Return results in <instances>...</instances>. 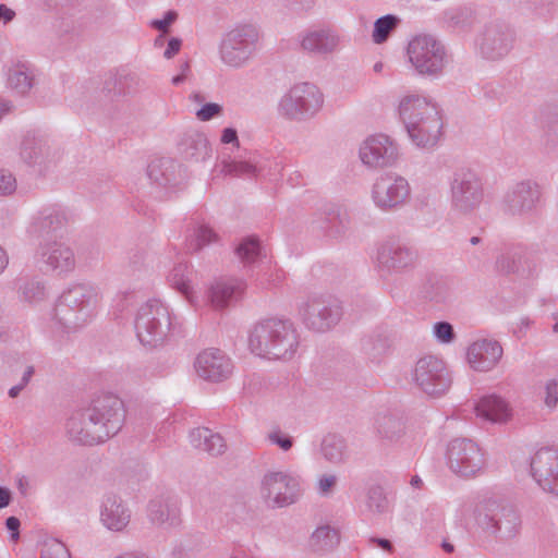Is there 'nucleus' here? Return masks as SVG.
<instances>
[{
    "mask_svg": "<svg viewBox=\"0 0 558 558\" xmlns=\"http://www.w3.org/2000/svg\"><path fill=\"white\" fill-rule=\"evenodd\" d=\"M397 112L411 143L432 148L438 143L444 126L441 110L430 97L418 92L400 96Z\"/></svg>",
    "mask_w": 558,
    "mask_h": 558,
    "instance_id": "f257e3e1",
    "label": "nucleus"
},
{
    "mask_svg": "<svg viewBox=\"0 0 558 558\" xmlns=\"http://www.w3.org/2000/svg\"><path fill=\"white\" fill-rule=\"evenodd\" d=\"M461 511L473 513L475 533L484 546H492L497 541L512 539L521 529L518 511L492 498L484 499L474 506L464 504Z\"/></svg>",
    "mask_w": 558,
    "mask_h": 558,
    "instance_id": "f03ea898",
    "label": "nucleus"
},
{
    "mask_svg": "<svg viewBox=\"0 0 558 558\" xmlns=\"http://www.w3.org/2000/svg\"><path fill=\"white\" fill-rule=\"evenodd\" d=\"M134 327L136 337L144 347L158 348L179 336L183 323L168 303L154 298L138 307Z\"/></svg>",
    "mask_w": 558,
    "mask_h": 558,
    "instance_id": "7ed1b4c3",
    "label": "nucleus"
},
{
    "mask_svg": "<svg viewBox=\"0 0 558 558\" xmlns=\"http://www.w3.org/2000/svg\"><path fill=\"white\" fill-rule=\"evenodd\" d=\"M100 301L98 288L90 283L69 287L60 295L51 315L56 332H71L84 326L94 316Z\"/></svg>",
    "mask_w": 558,
    "mask_h": 558,
    "instance_id": "20e7f679",
    "label": "nucleus"
},
{
    "mask_svg": "<svg viewBox=\"0 0 558 558\" xmlns=\"http://www.w3.org/2000/svg\"><path fill=\"white\" fill-rule=\"evenodd\" d=\"M298 347V332L288 319L262 320L248 333L251 352L263 359L290 360L296 353Z\"/></svg>",
    "mask_w": 558,
    "mask_h": 558,
    "instance_id": "39448f33",
    "label": "nucleus"
},
{
    "mask_svg": "<svg viewBox=\"0 0 558 558\" xmlns=\"http://www.w3.org/2000/svg\"><path fill=\"white\" fill-rule=\"evenodd\" d=\"M324 105L325 95L318 85L312 82H298L279 98L277 113L283 120L303 123L315 119Z\"/></svg>",
    "mask_w": 558,
    "mask_h": 558,
    "instance_id": "423d86ee",
    "label": "nucleus"
},
{
    "mask_svg": "<svg viewBox=\"0 0 558 558\" xmlns=\"http://www.w3.org/2000/svg\"><path fill=\"white\" fill-rule=\"evenodd\" d=\"M304 492L305 481L296 470H268L260 480V496L275 509L296 504Z\"/></svg>",
    "mask_w": 558,
    "mask_h": 558,
    "instance_id": "0eeeda50",
    "label": "nucleus"
},
{
    "mask_svg": "<svg viewBox=\"0 0 558 558\" xmlns=\"http://www.w3.org/2000/svg\"><path fill=\"white\" fill-rule=\"evenodd\" d=\"M450 207L460 217H470L482 206L485 187L482 177L471 168L457 169L449 183Z\"/></svg>",
    "mask_w": 558,
    "mask_h": 558,
    "instance_id": "6e6552de",
    "label": "nucleus"
},
{
    "mask_svg": "<svg viewBox=\"0 0 558 558\" xmlns=\"http://www.w3.org/2000/svg\"><path fill=\"white\" fill-rule=\"evenodd\" d=\"M407 58L420 75L438 77L446 66L447 51L436 36L417 34L408 43Z\"/></svg>",
    "mask_w": 558,
    "mask_h": 558,
    "instance_id": "1a4fd4ad",
    "label": "nucleus"
},
{
    "mask_svg": "<svg viewBox=\"0 0 558 558\" xmlns=\"http://www.w3.org/2000/svg\"><path fill=\"white\" fill-rule=\"evenodd\" d=\"M259 38V28L254 24L234 26L220 44L221 61L234 69L244 66L257 50Z\"/></svg>",
    "mask_w": 558,
    "mask_h": 558,
    "instance_id": "9d476101",
    "label": "nucleus"
},
{
    "mask_svg": "<svg viewBox=\"0 0 558 558\" xmlns=\"http://www.w3.org/2000/svg\"><path fill=\"white\" fill-rule=\"evenodd\" d=\"M302 323L314 331L324 332L335 327L342 316L339 301L330 294L312 293L298 308Z\"/></svg>",
    "mask_w": 558,
    "mask_h": 558,
    "instance_id": "9b49d317",
    "label": "nucleus"
},
{
    "mask_svg": "<svg viewBox=\"0 0 558 558\" xmlns=\"http://www.w3.org/2000/svg\"><path fill=\"white\" fill-rule=\"evenodd\" d=\"M409 180L397 172H385L376 178L371 190V198L381 211H392L403 207L411 198Z\"/></svg>",
    "mask_w": 558,
    "mask_h": 558,
    "instance_id": "f8f14e48",
    "label": "nucleus"
},
{
    "mask_svg": "<svg viewBox=\"0 0 558 558\" xmlns=\"http://www.w3.org/2000/svg\"><path fill=\"white\" fill-rule=\"evenodd\" d=\"M446 464L460 477H474L485 466V456L481 447L468 438L452 439L446 450Z\"/></svg>",
    "mask_w": 558,
    "mask_h": 558,
    "instance_id": "ddd939ff",
    "label": "nucleus"
},
{
    "mask_svg": "<svg viewBox=\"0 0 558 558\" xmlns=\"http://www.w3.org/2000/svg\"><path fill=\"white\" fill-rule=\"evenodd\" d=\"M411 378L414 385L430 397H439L451 386V375L445 362L434 355H425L415 363Z\"/></svg>",
    "mask_w": 558,
    "mask_h": 558,
    "instance_id": "4468645a",
    "label": "nucleus"
},
{
    "mask_svg": "<svg viewBox=\"0 0 558 558\" xmlns=\"http://www.w3.org/2000/svg\"><path fill=\"white\" fill-rule=\"evenodd\" d=\"M399 157V144L384 133L368 135L359 146V159L371 170L392 167L398 162Z\"/></svg>",
    "mask_w": 558,
    "mask_h": 558,
    "instance_id": "2eb2a0df",
    "label": "nucleus"
},
{
    "mask_svg": "<svg viewBox=\"0 0 558 558\" xmlns=\"http://www.w3.org/2000/svg\"><path fill=\"white\" fill-rule=\"evenodd\" d=\"M542 194V186L537 181L533 179L517 181L504 195V211L513 217H531L541 204Z\"/></svg>",
    "mask_w": 558,
    "mask_h": 558,
    "instance_id": "dca6fc26",
    "label": "nucleus"
},
{
    "mask_svg": "<svg viewBox=\"0 0 558 558\" xmlns=\"http://www.w3.org/2000/svg\"><path fill=\"white\" fill-rule=\"evenodd\" d=\"M513 33L509 26L499 22L486 24L475 36L474 50L486 60H498L512 48Z\"/></svg>",
    "mask_w": 558,
    "mask_h": 558,
    "instance_id": "f3484780",
    "label": "nucleus"
},
{
    "mask_svg": "<svg viewBox=\"0 0 558 558\" xmlns=\"http://www.w3.org/2000/svg\"><path fill=\"white\" fill-rule=\"evenodd\" d=\"M106 441L117 435L125 421L126 410L122 399L113 393H104L95 398L88 405Z\"/></svg>",
    "mask_w": 558,
    "mask_h": 558,
    "instance_id": "a211bd4d",
    "label": "nucleus"
},
{
    "mask_svg": "<svg viewBox=\"0 0 558 558\" xmlns=\"http://www.w3.org/2000/svg\"><path fill=\"white\" fill-rule=\"evenodd\" d=\"M7 90L16 98H28L40 84L41 71L28 60H12L3 66Z\"/></svg>",
    "mask_w": 558,
    "mask_h": 558,
    "instance_id": "6ab92c4d",
    "label": "nucleus"
},
{
    "mask_svg": "<svg viewBox=\"0 0 558 558\" xmlns=\"http://www.w3.org/2000/svg\"><path fill=\"white\" fill-rule=\"evenodd\" d=\"M417 260L416 251L402 243L386 242L378 246L375 265L383 277L402 272L414 267Z\"/></svg>",
    "mask_w": 558,
    "mask_h": 558,
    "instance_id": "aec40b11",
    "label": "nucleus"
},
{
    "mask_svg": "<svg viewBox=\"0 0 558 558\" xmlns=\"http://www.w3.org/2000/svg\"><path fill=\"white\" fill-rule=\"evenodd\" d=\"M300 49L313 56H328L338 52L342 47L341 35L331 27H308L296 36Z\"/></svg>",
    "mask_w": 558,
    "mask_h": 558,
    "instance_id": "412c9836",
    "label": "nucleus"
},
{
    "mask_svg": "<svg viewBox=\"0 0 558 558\" xmlns=\"http://www.w3.org/2000/svg\"><path fill=\"white\" fill-rule=\"evenodd\" d=\"M168 286L175 290L184 301L194 310L205 304L202 289L196 282V272L185 262L177 263L166 277Z\"/></svg>",
    "mask_w": 558,
    "mask_h": 558,
    "instance_id": "4be33fe9",
    "label": "nucleus"
},
{
    "mask_svg": "<svg viewBox=\"0 0 558 558\" xmlns=\"http://www.w3.org/2000/svg\"><path fill=\"white\" fill-rule=\"evenodd\" d=\"M531 475L544 492L558 496V450H537L531 459Z\"/></svg>",
    "mask_w": 558,
    "mask_h": 558,
    "instance_id": "5701e85b",
    "label": "nucleus"
},
{
    "mask_svg": "<svg viewBox=\"0 0 558 558\" xmlns=\"http://www.w3.org/2000/svg\"><path fill=\"white\" fill-rule=\"evenodd\" d=\"M194 368L202 379L210 383H221L232 375L233 363L221 350L206 349L196 356Z\"/></svg>",
    "mask_w": 558,
    "mask_h": 558,
    "instance_id": "b1692460",
    "label": "nucleus"
},
{
    "mask_svg": "<svg viewBox=\"0 0 558 558\" xmlns=\"http://www.w3.org/2000/svg\"><path fill=\"white\" fill-rule=\"evenodd\" d=\"M68 221L63 207L57 204L45 205L32 215L26 232L33 238H45L61 230Z\"/></svg>",
    "mask_w": 558,
    "mask_h": 558,
    "instance_id": "393cba45",
    "label": "nucleus"
},
{
    "mask_svg": "<svg viewBox=\"0 0 558 558\" xmlns=\"http://www.w3.org/2000/svg\"><path fill=\"white\" fill-rule=\"evenodd\" d=\"M100 428L89 407L73 412L65 424V432L69 438L82 445L104 442Z\"/></svg>",
    "mask_w": 558,
    "mask_h": 558,
    "instance_id": "a878e982",
    "label": "nucleus"
},
{
    "mask_svg": "<svg viewBox=\"0 0 558 558\" xmlns=\"http://www.w3.org/2000/svg\"><path fill=\"white\" fill-rule=\"evenodd\" d=\"M38 259L50 270L59 274L72 271L76 259L73 248L61 241H45L37 248Z\"/></svg>",
    "mask_w": 558,
    "mask_h": 558,
    "instance_id": "bb28decb",
    "label": "nucleus"
},
{
    "mask_svg": "<svg viewBox=\"0 0 558 558\" xmlns=\"http://www.w3.org/2000/svg\"><path fill=\"white\" fill-rule=\"evenodd\" d=\"M504 354L502 347L494 339L482 338L473 341L466 350V361L475 372L494 369Z\"/></svg>",
    "mask_w": 558,
    "mask_h": 558,
    "instance_id": "cd10ccee",
    "label": "nucleus"
},
{
    "mask_svg": "<svg viewBox=\"0 0 558 558\" xmlns=\"http://www.w3.org/2000/svg\"><path fill=\"white\" fill-rule=\"evenodd\" d=\"M20 155L25 163L37 168L40 172L47 170L59 159L58 151L43 137H25Z\"/></svg>",
    "mask_w": 558,
    "mask_h": 558,
    "instance_id": "c85d7f7f",
    "label": "nucleus"
},
{
    "mask_svg": "<svg viewBox=\"0 0 558 558\" xmlns=\"http://www.w3.org/2000/svg\"><path fill=\"white\" fill-rule=\"evenodd\" d=\"M131 511L123 500L113 494L106 495L100 506V522L112 532L123 531L130 523Z\"/></svg>",
    "mask_w": 558,
    "mask_h": 558,
    "instance_id": "c756f323",
    "label": "nucleus"
},
{
    "mask_svg": "<svg viewBox=\"0 0 558 558\" xmlns=\"http://www.w3.org/2000/svg\"><path fill=\"white\" fill-rule=\"evenodd\" d=\"M246 288L245 282L239 278H220L216 280L208 293V301L218 310L236 302Z\"/></svg>",
    "mask_w": 558,
    "mask_h": 558,
    "instance_id": "7c9ffc66",
    "label": "nucleus"
},
{
    "mask_svg": "<svg viewBox=\"0 0 558 558\" xmlns=\"http://www.w3.org/2000/svg\"><path fill=\"white\" fill-rule=\"evenodd\" d=\"M147 174L151 182L163 187H175L183 183L184 169L171 159L154 160L148 165Z\"/></svg>",
    "mask_w": 558,
    "mask_h": 558,
    "instance_id": "2f4dec72",
    "label": "nucleus"
},
{
    "mask_svg": "<svg viewBox=\"0 0 558 558\" xmlns=\"http://www.w3.org/2000/svg\"><path fill=\"white\" fill-rule=\"evenodd\" d=\"M147 515L154 525L163 530H169L180 524V509L178 502L172 499L151 500L147 507Z\"/></svg>",
    "mask_w": 558,
    "mask_h": 558,
    "instance_id": "473e14b6",
    "label": "nucleus"
},
{
    "mask_svg": "<svg viewBox=\"0 0 558 558\" xmlns=\"http://www.w3.org/2000/svg\"><path fill=\"white\" fill-rule=\"evenodd\" d=\"M474 409L478 417L490 423H506L512 416L509 403L495 393L482 397Z\"/></svg>",
    "mask_w": 558,
    "mask_h": 558,
    "instance_id": "72a5a7b5",
    "label": "nucleus"
},
{
    "mask_svg": "<svg viewBox=\"0 0 558 558\" xmlns=\"http://www.w3.org/2000/svg\"><path fill=\"white\" fill-rule=\"evenodd\" d=\"M179 149L184 158L194 161H205L211 156L207 136L199 131H189L182 136Z\"/></svg>",
    "mask_w": 558,
    "mask_h": 558,
    "instance_id": "f704fd0d",
    "label": "nucleus"
},
{
    "mask_svg": "<svg viewBox=\"0 0 558 558\" xmlns=\"http://www.w3.org/2000/svg\"><path fill=\"white\" fill-rule=\"evenodd\" d=\"M191 445L211 456H219L225 452L227 445L222 436L207 427H197L190 433Z\"/></svg>",
    "mask_w": 558,
    "mask_h": 558,
    "instance_id": "c9c22d12",
    "label": "nucleus"
},
{
    "mask_svg": "<svg viewBox=\"0 0 558 558\" xmlns=\"http://www.w3.org/2000/svg\"><path fill=\"white\" fill-rule=\"evenodd\" d=\"M376 433L385 444L398 442L404 434L403 420L392 413H385L377 416L375 422Z\"/></svg>",
    "mask_w": 558,
    "mask_h": 558,
    "instance_id": "e433bc0d",
    "label": "nucleus"
},
{
    "mask_svg": "<svg viewBox=\"0 0 558 558\" xmlns=\"http://www.w3.org/2000/svg\"><path fill=\"white\" fill-rule=\"evenodd\" d=\"M217 241L218 234L204 221L194 222L186 230L185 246L189 252H199Z\"/></svg>",
    "mask_w": 558,
    "mask_h": 558,
    "instance_id": "4c0bfd02",
    "label": "nucleus"
},
{
    "mask_svg": "<svg viewBox=\"0 0 558 558\" xmlns=\"http://www.w3.org/2000/svg\"><path fill=\"white\" fill-rule=\"evenodd\" d=\"M362 351L372 363L380 364L390 352V343L380 333L371 335L363 339Z\"/></svg>",
    "mask_w": 558,
    "mask_h": 558,
    "instance_id": "58836bf2",
    "label": "nucleus"
},
{
    "mask_svg": "<svg viewBox=\"0 0 558 558\" xmlns=\"http://www.w3.org/2000/svg\"><path fill=\"white\" fill-rule=\"evenodd\" d=\"M339 544V533L329 525L318 526L310 537V547L315 553L331 551Z\"/></svg>",
    "mask_w": 558,
    "mask_h": 558,
    "instance_id": "ea45409f",
    "label": "nucleus"
},
{
    "mask_svg": "<svg viewBox=\"0 0 558 558\" xmlns=\"http://www.w3.org/2000/svg\"><path fill=\"white\" fill-rule=\"evenodd\" d=\"M322 453L332 464L344 463L349 457L344 438L338 435L326 436L322 444Z\"/></svg>",
    "mask_w": 558,
    "mask_h": 558,
    "instance_id": "a19ab883",
    "label": "nucleus"
},
{
    "mask_svg": "<svg viewBox=\"0 0 558 558\" xmlns=\"http://www.w3.org/2000/svg\"><path fill=\"white\" fill-rule=\"evenodd\" d=\"M239 259L245 265L251 266L257 263H264L266 253L258 239L247 236L243 239L236 247Z\"/></svg>",
    "mask_w": 558,
    "mask_h": 558,
    "instance_id": "79ce46f5",
    "label": "nucleus"
},
{
    "mask_svg": "<svg viewBox=\"0 0 558 558\" xmlns=\"http://www.w3.org/2000/svg\"><path fill=\"white\" fill-rule=\"evenodd\" d=\"M544 260L537 251L522 246L519 277L526 280L537 279L543 271Z\"/></svg>",
    "mask_w": 558,
    "mask_h": 558,
    "instance_id": "37998d69",
    "label": "nucleus"
},
{
    "mask_svg": "<svg viewBox=\"0 0 558 558\" xmlns=\"http://www.w3.org/2000/svg\"><path fill=\"white\" fill-rule=\"evenodd\" d=\"M521 244L510 246L496 259V268L502 274H515L519 276L520 260L522 255Z\"/></svg>",
    "mask_w": 558,
    "mask_h": 558,
    "instance_id": "c03bdc74",
    "label": "nucleus"
},
{
    "mask_svg": "<svg viewBox=\"0 0 558 558\" xmlns=\"http://www.w3.org/2000/svg\"><path fill=\"white\" fill-rule=\"evenodd\" d=\"M474 11L469 7H457L444 12L445 21L454 28L468 29L474 22Z\"/></svg>",
    "mask_w": 558,
    "mask_h": 558,
    "instance_id": "a18cd8bd",
    "label": "nucleus"
},
{
    "mask_svg": "<svg viewBox=\"0 0 558 558\" xmlns=\"http://www.w3.org/2000/svg\"><path fill=\"white\" fill-rule=\"evenodd\" d=\"M399 23L400 19L392 14H387L377 19L374 23L372 34L373 41L378 45L387 41L390 34L396 29Z\"/></svg>",
    "mask_w": 558,
    "mask_h": 558,
    "instance_id": "49530a36",
    "label": "nucleus"
},
{
    "mask_svg": "<svg viewBox=\"0 0 558 558\" xmlns=\"http://www.w3.org/2000/svg\"><path fill=\"white\" fill-rule=\"evenodd\" d=\"M19 295L23 302L38 304L47 298V290L41 282L31 280L20 286Z\"/></svg>",
    "mask_w": 558,
    "mask_h": 558,
    "instance_id": "de8ad7c7",
    "label": "nucleus"
},
{
    "mask_svg": "<svg viewBox=\"0 0 558 558\" xmlns=\"http://www.w3.org/2000/svg\"><path fill=\"white\" fill-rule=\"evenodd\" d=\"M41 558H71L68 547L58 538L46 537L40 544Z\"/></svg>",
    "mask_w": 558,
    "mask_h": 558,
    "instance_id": "09e8293b",
    "label": "nucleus"
},
{
    "mask_svg": "<svg viewBox=\"0 0 558 558\" xmlns=\"http://www.w3.org/2000/svg\"><path fill=\"white\" fill-rule=\"evenodd\" d=\"M221 172L234 177H257L258 170L248 161H223Z\"/></svg>",
    "mask_w": 558,
    "mask_h": 558,
    "instance_id": "8fccbe9b",
    "label": "nucleus"
},
{
    "mask_svg": "<svg viewBox=\"0 0 558 558\" xmlns=\"http://www.w3.org/2000/svg\"><path fill=\"white\" fill-rule=\"evenodd\" d=\"M366 508L373 514H381L388 509V500L380 487H372L367 492Z\"/></svg>",
    "mask_w": 558,
    "mask_h": 558,
    "instance_id": "3c124183",
    "label": "nucleus"
},
{
    "mask_svg": "<svg viewBox=\"0 0 558 558\" xmlns=\"http://www.w3.org/2000/svg\"><path fill=\"white\" fill-rule=\"evenodd\" d=\"M541 397L545 407L549 411H554L558 405V381L557 379H548L544 384Z\"/></svg>",
    "mask_w": 558,
    "mask_h": 558,
    "instance_id": "603ef678",
    "label": "nucleus"
},
{
    "mask_svg": "<svg viewBox=\"0 0 558 558\" xmlns=\"http://www.w3.org/2000/svg\"><path fill=\"white\" fill-rule=\"evenodd\" d=\"M433 335L438 342L444 344L451 343L456 338L452 325L447 322L434 324Z\"/></svg>",
    "mask_w": 558,
    "mask_h": 558,
    "instance_id": "864d4df0",
    "label": "nucleus"
},
{
    "mask_svg": "<svg viewBox=\"0 0 558 558\" xmlns=\"http://www.w3.org/2000/svg\"><path fill=\"white\" fill-rule=\"evenodd\" d=\"M222 111L223 108L221 105L216 102H207L203 105L198 110H196L195 117L202 122H207L216 117L221 116Z\"/></svg>",
    "mask_w": 558,
    "mask_h": 558,
    "instance_id": "5fc2aeb1",
    "label": "nucleus"
},
{
    "mask_svg": "<svg viewBox=\"0 0 558 558\" xmlns=\"http://www.w3.org/2000/svg\"><path fill=\"white\" fill-rule=\"evenodd\" d=\"M17 186L13 173L7 169H0V195L8 196L15 192Z\"/></svg>",
    "mask_w": 558,
    "mask_h": 558,
    "instance_id": "6e6d98bb",
    "label": "nucleus"
},
{
    "mask_svg": "<svg viewBox=\"0 0 558 558\" xmlns=\"http://www.w3.org/2000/svg\"><path fill=\"white\" fill-rule=\"evenodd\" d=\"M338 482V477L335 474H323L317 480V493L323 496L327 497L330 496L333 488L336 487Z\"/></svg>",
    "mask_w": 558,
    "mask_h": 558,
    "instance_id": "4d7b16f0",
    "label": "nucleus"
},
{
    "mask_svg": "<svg viewBox=\"0 0 558 558\" xmlns=\"http://www.w3.org/2000/svg\"><path fill=\"white\" fill-rule=\"evenodd\" d=\"M267 438L271 445L278 446L283 451L290 450L293 446V438L280 430L269 433Z\"/></svg>",
    "mask_w": 558,
    "mask_h": 558,
    "instance_id": "13d9d810",
    "label": "nucleus"
},
{
    "mask_svg": "<svg viewBox=\"0 0 558 558\" xmlns=\"http://www.w3.org/2000/svg\"><path fill=\"white\" fill-rule=\"evenodd\" d=\"M177 17L178 13L175 11H168L165 13L162 19L153 20L150 22V26L163 34H167L169 32V27L177 20Z\"/></svg>",
    "mask_w": 558,
    "mask_h": 558,
    "instance_id": "bf43d9fd",
    "label": "nucleus"
},
{
    "mask_svg": "<svg viewBox=\"0 0 558 558\" xmlns=\"http://www.w3.org/2000/svg\"><path fill=\"white\" fill-rule=\"evenodd\" d=\"M220 142L222 144H231L235 147L240 146L238 132L234 128H225L221 131Z\"/></svg>",
    "mask_w": 558,
    "mask_h": 558,
    "instance_id": "052dcab7",
    "label": "nucleus"
},
{
    "mask_svg": "<svg viewBox=\"0 0 558 558\" xmlns=\"http://www.w3.org/2000/svg\"><path fill=\"white\" fill-rule=\"evenodd\" d=\"M21 522L16 517H9L5 520V527L11 533L10 538L12 542H17L20 538Z\"/></svg>",
    "mask_w": 558,
    "mask_h": 558,
    "instance_id": "680f3d73",
    "label": "nucleus"
},
{
    "mask_svg": "<svg viewBox=\"0 0 558 558\" xmlns=\"http://www.w3.org/2000/svg\"><path fill=\"white\" fill-rule=\"evenodd\" d=\"M182 40L180 38H170L167 43V47L163 51V57L166 59L173 58L181 49Z\"/></svg>",
    "mask_w": 558,
    "mask_h": 558,
    "instance_id": "e2e57ef3",
    "label": "nucleus"
},
{
    "mask_svg": "<svg viewBox=\"0 0 558 558\" xmlns=\"http://www.w3.org/2000/svg\"><path fill=\"white\" fill-rule=\"evenodd\" d=\"M16 16L14 10L9 8L7 4H0V24L8 25L11 23Z\"/></svg>",
    "mask_w": 558,
    "mask_h": 558,
    "instance_id": "0e129e2a",
    "label": "nucleus"
},
{
    "mask_svg": "<svg viewBox=\"0 0 558 558\" xmlns=\"http://www.w3.org/2000/svg\"><path fill=\"white\" fill-rule=\"evenodd\" d=\"M129 292H119L114 299L119 311H123L129 305V299L131 298Z\"/></svg>",
    "mask_w": 558,
    "mask_h": 558,
    "instance_id": "69168bd1",
    "label": "nucleus"
},
{
    "mask_svg": "<svg viewBox=\"0 0 558 558\" xmlns=\"http://www.w3.org/2000/svg\"><path fill=\"white\" fill-rule=\"evenodd\" d=\"M11 499V492L7 487L0 486V509L8 507Z\"/></svg>",
    "mask_w": 558,
    "mask_h": 558,
    "instance_id": "338daca9",
    "label": "nucleus"
},
{
    "mask_svg": "<svg viewBox=\"0 0 558 558\" xmlns=\"http://www.w3.org/2000/svg\"><path fill=\"white\" fill-rule=\"evenodd\" d=\"M112 558H151V557L149 555H147L146 553H143L140 550H130V551H124L122 554H119Z\"/></svg>",
    "mask_w": 558,
    "mask_h": 558,
    "instance_id": "774afa93",
    "label": "nucleus"
}]
</instances>
